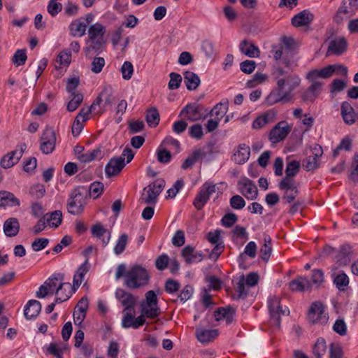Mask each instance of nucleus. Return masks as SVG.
<instances>
[{
  "instance_id": "nucleus-1",
  "label": "nucleus",
  "mask_w": 358,
  "mask_h": 358,
  "mask_svg": "<svg viewBox=\"0 0 358 358\" xmlns=\"http://www.w3.org/2000/svg\"><path fill=\"white\" fill-rule=\"evenodd\" d=\"M273 74L277 88L266 97V103L269 106L283 100H290L292 92L301 83V78L297 75L289 73L280 66L275 67Z\"/></svg>"
},
{
  "instance_id": "nucleus-2",
  "label": "nucleus",
  "mask_w": 358,
  "mask_h": 358,
  "mask_svg": "<svg viewBox=\"0 0 358 358\" xmlns=\"http://www.w3.org/2000/svg\"><path fill=\"white\" fill-rule=\"evenodd\" d=\"M124 278V285L129 289H137L146 286L150 280V273L148 270L138 264L134 265L127 270L124 264L117 266L115 280Z\"/></svg>"
},
{
  "instance_id": "nucleus-3",
  "label": "nucleus",
  "mask_w": 358,
  "mask_h": 358,
  "mask_svg": "<svg viewBox=\"0 0 358 358\" xmlns=\"http://www.w3.org/2000/svg\"><path fill=\"white\" fill-rule=\"evenodd\" d=\"M88 199L87 189L83 186L75 188L70 194L67 201L68 212L73 215L82 214Z\"/></svg>"
},
{
  "instance_id": "nucleus-4",
  "label": "nucleus",
  "mask_w": 358,
  "mask_h": 358,
  "mask_svg": "<svg viewBox=\"0 0 358 358\" xmlns=\"http://www.w3.org/2000/svg\"><path fill=\"white\" fill-rule=\"evenodd\" d=\"M268 308L270 314V322L275 329L280 327V317L289 314L287 307L284 308L280 304V299L276 296H271L267 301Z\"/></svg>"
},
{
  "instance_id": "nucleus-5",
  "label": "nucleus",
  "mask_w": 358,
  "mask_h": 358,
  "mask_svg": "<svg viewBox=\"0 0 358 358\" xmlns=\"http://www.w3.org/2000/svg\"><path fill=\"white\" fill-rule=\"evenodd\" d=\"M115 99L110 87H106L93 101L92 108H96V114L101 115L112 107Z\"/></svg>"
},
{
  "instance_id": "nucleus-6",
  "label": "nucleus",
  "mask_w": 358,
  "mask_h": 358,
  "mask_svg": "<svg viewBox=\"0 0 358 358\" xmlns=\"http://www.w3.org/2000/svg\"><path fill=\"white\" fill-rule=\"evenodd\" d=\"M157 302L156 293L153 290L148 291L145 293V302L141 304V312L146 317H157L161 313Z\"/></svg>"
},
{
  "instance_id": "nucleus-7",
  "label": "nucleus",
  "mask_w": 358,
  "mask_h": 358,
  "mask_svg": "<svg viewBox=\"0 0 358 358\" xmlns=\"http://www.w3.org/2000/svg\"><path fill=\"white\" fill-rule=\"evenodd\" d=\"M336 69H342V73L344 76H346L348 73V69L346 66L339 64H331L321 69H313L310 71L306 75V78L309 81H313L317 78L327 79L330 78Z\"/></svg>"
},
{
  "instance_id": "nucleus-8",
  "label": "nucleus",
  "mask_w": 358,
  "mask_h": 358,
  "mask_svg": "<svg viewBox=\"0 0 358 358\" xmlns=\"http://www.w3.org/2000/svg\"><path fill=\"white\" fill-rule=\"evenodd\" d=\"M165 181L158 178L145 187L143 190L146 192L147 194L145 197L142 196L144 203L147 204L156 203L157 197L163 191Z\"/></svg>"
},
{
  "instance_id": "nucleus-9",
  "label": "nucleus",
  "mask_w": 358,
  "mask_h": 358,
  "mask_svg": "<svg viewBox=\"0 0 358 358\" xmlns=\"http://www.w3.org/2000/svg\"><path fill=\"white\" fill-rule=\"evenodd\" d=\"M308 317L310 322L320 324H326L329 319L324 305L320 301H315L311 304Z\"/></svg>"
},
{
  "instance_id": "nucleus-10",
  "label": "nucleus",
  "mask_w": 358,
  "mask_h": 358,
  "mask_svg": "<svg viewBox=\"0 0 358 358\" xmlns=\"http://www.w3.org/2000/svg\"><path fill=\"white\" fill-rule=\"evenodd\" d=\"M216 191V185L212 182H206L201 187L196 194L193 204L197 210H201L209 200L210 196Z\"/></svg>"
},
{
  "instance_id": "nucleus-11",
  "label": "nucleus",
  "mask_w": 358,
  "mask_h": 358,
  "mask_svg": "<svg viewBox=\"0 0 358 358\" xmlns=\"http://www.w3.org/2000/svg\"><path fill=\"white\" fill-rule=\"evenodd\" d=\"M27 146L25 143L18 145L15 150L6 154L1 159L0 166L3 169H9L16 164L22 157Z\"/></svg>"
},
{
  "instance_id": "nucleus-12",
  "label": "nucleus",
  "mask_w": 358,
  "mask_h": 358,
  "mask_svg": "<svg viewBox=\"0 0 358 358\" xmlns=\"http://www.w3.org/2000/svg\"><path fill=\"white\" fill-rule=\"evenodd\" d=\"M238 192L248 200H255L258 196L255 183L248 178H241L237 183Z\"/></svg>"
},
{
  "instance_id": "nucleus-13",
  "label": "nucleus",
  "mask_w": 358,
  "mask_h": 358,
  "mask_svg": "<svg viewBox=\"0 0 358 358\" xmlns=\"http://www.w3.org/2000/svg\"><path fill=\"white\" fill-rule=\"evenodd\" d=\"M291 131V127L287 121H280L270 131L269 140L277 143L285 139Z\"/></svg>"
},
{
  "instance_id": "nucleus-14",
  "label": "nucleus",
  "mask_w": 358,
  "mask_h": 358,
  "mask_svg": "<svg viewBox=\"0 0 358 358\" xmlns=\"http://www.w3.org/2000/svg\"><path fill=\"white\" fill-rule=\"evenodd\" d=\"M203 107L196 103H189L184 107L180 113V115H185L190 121H196L205 119L208 115L203 114Z\"/></svg>"
},
{
  "instance_id": "nucleus-15",
  "label": "nucleus",
  "mask_w": 358,
  "mask_h": 358,
  "mask_svg": "<svg viewBox=\"0 0 358 358\" xmlns=\"http://www.w3.org/2000/svg\"><path fill=\"white\" fill-rule=\"evenodd\" d=\"M133 310H124V315L122 320V327L124 329H138L145 322V316L141 314L136 318L132 314Z\"/></svg>"
},
{
  "instance_id": "nucleus-16",
  "label": "nucleus",
  "mask_w": 358,
  "mask_h": 358,
  "mask_svg": "<svg viewBox=\"0 0 358 358\" xmlns=\"http://www.w3.org/2000/svg\"><path fill=\"white\" fill-rule=\"evenodd\" d=\"M56 136L52 129H46L41 136V150L48 155L51 153L55 148Z\"/></svg>"
},
{
  "instance_id": "nucleus-17",
  "label": "nucleus",
  "mask_w": 358,
  "mask_h": 358,
  "mask_svg": "<svg viewBox=\"0 0 358 358\" xmlns=\"http://www.w3.org/2000/svg\"><path fill=\"white\" fill-rule=\"evenodd\" d=\"M124 157H117L111 158L105 167V173L107 178L115 176L125 166Z\"/></svg>"
},
{
  "instance_id": "nucleus-18",
  "label": "nucleus",
  "mask_w": 358,
  "mask_h": 358,
  "mask_svg": "<svg viewBox=\"0 0 358 358\" xmlns=\"http://www.w3.org/2000/svg\"><path fill=\"white\" fill-rule=\"evenodd\" d=\"M78 289V287H74V284L71 285L69 282H61L56 290L55 303H62L67 301Z\"/></svg>"
},
{
  "instance_id": "nucleus-19",
  "label": "nucleus",
  "mask_w": 358,
  "mask_h": 358,
  "mask_svg": "<svg viewBox=\"0 0 358 358\" xmlns=\"http://www.w3.org/2000/svg\"><path fill=\"white\" fill-rule=\"evenodd\" d=\"M331 277L334 284L338 290H346L350 282L349 278L346 273L342 271H338L337 268L334 267L331 271Z\"/></svg>"
},
{
  "instance_id": "nucleus-20",
  "label": "nucleus",
  "mask_w": 358,
  "mask_h": 358,
  "mask_svg": "<svg viewBox=\"0 0 358 358\" xmlns=\"http://www.w3.org/2000/svg\"><path fill=\"white\" fill-rule=\"evenodd\" d=\"M341 115L344 122L348 125L353 124L358 120V114L348 101H343L341 103Z\"/></svg>"
},
{
  "instance_id": "nucleus-21",
  "label": "nucleus",
  "mask_w": 358,
  "mask_h": 358,
  "mask_svg": "<svg viewBox=\"0 0 358 358\" xmlns=\"http://www.w3.org/2000/svg\"><path fill=\"white\" fill-rule=\"evenodd\" d=\"M115 296L124 307V310H134L136 299L133 294L119 288L115 292Z\"/></svg>"
},
{
  "instance_id": "nucleus-22",
  "label": "nucleus",
  "mask_w": 358,
  "mask_h": 358,
  "mask_svg": "<svg viewBox=\"0 0 358 358\" xmlns=\"http://www.w3.org/2000/svg\"><path fill=\"white\" fill-rule=\"evenodd\" d=\"M275 117L276 111L274 109L268 110L253 121L252 127L255 129H261L266 124L273 122Z\"/></svg>"
},
{
  "instance_id": "nucleus-23",
  "label": "nucleus",
  "mask_w": 358,
  "mask_h": 358,
  "mask_svg": "<svg viewBox=\"0 0 358 358\" xmlns=\"http://www.w3.org/2000/svg\"><path fill=\"white\" fill-rule=\"evenodd\" d=\"M289 288L292 292H305L311 289V282L306 276H299L289 282Z\"/></svg>"
},
{
  "instance_id": "nucleus-24",
  "label": "nucleus",
  "mask_w": 358,
  "mask_h": 358,
  "mask_svg": "<svg viewBox=\"0 0 358 358\" xmlns=\"http://www.w3.org/2000/svg\"><path fill=\"white\" fill-rule=\"evenodd\" d=\"M91 232L93 236L101 240L103 247L108 244L111 236L110 232L101 223L94 224L91 228Z\"/></svg>"
},
{
  "instance_id": "nucleus-25",
  "label": "nucleus",
  "mask_w": 358,
  "mask_h": 358,
  "mask_svg": "<svg viewBox=\"0 0 358 358\" xmlns=\"http://www.w3.org/2000/svg\"><path fill=\"white\" fill-rule=\"evenodd\" d=\"M211 151L210 146H206L202 149L195 150L192 155L187 157L182 164L181 168L187 169L192 166L199 159H203L206 157L207 153Z\"/></svg>"
},
{
  "instance_id": "nucleus-26",
  "label": "nucleus",
  "mask_w": 358,
  "mask_h": 358,
  "mask_svg": "<svg viewBox=\"0 0 358 358\" xmlns=\"http://www.w3.org/2000/svg\"><path fill=\"white\" fill-rule=\"evenodd\" d=\"M347 45L348 43L345 38H335L330 41L328 47L327 53L340 55L346 50Z\"/></svg>"
},
{
  "instance_id": "nucleus-27",
  "label": "nucleus",
  "mask_w": 358,
  "mask_h": 358,
  "mask_svg": "<svg viewBox=\"0 0 358 358\" xmlns=\"http://www.w3.org/2000/svg\"><path fill=\"white\" fill-rule=\"evenodd\" d=\"M41 303L34 299L29 300L24 306V315L28 320L36 318L41 310Z\"/></svg>"
},
{
  "instance_id": "nucleus-28",
  "label": "nucleus",
  "mask_w": 358,
  "mask_h": 358,
  "mask_svg": "<svg viewBox=\"0 0 358 358\" xmlns=\"http://www.w3.org/2000/svg\"><path fill=\"white\" fill-rule=\"evenodd\" d=\"M250 156V148L249 145L244 143L240 144L234 153L232 159L238 164H243L249 159Z\"/></svg>"
},
{
  "instance_id": "nucleus-29",
  "label": "nucleus",
  "mask_w": 358,
  "mask_h": 358,
  "mask_svg": "<svg viewBox=\"0 0 358 358\" xmlns=\"http://www.w3.org/2000/svg\"><path fill=\"white\" fill-rule=\"evenodd\" d=\"M313 20V15L308 10H303L292 18L294 27H299L309 24Z\"/></svg>"
},
{
  "instance_id": "nucleus-30",
  "label": "nucleus",
  "mask_w": 358,
  "mask_h": 358,
  "mask_svg": "<svg viewBox=\"0 0 358 358\" xmlns=\"http://www.w3.org/2000/svg\"><path fill=\"white\" fill-rule=\"evenodd\" d=\"M355 13L349 6H347V1L343 0L334 17V21L337 24H340L345 19L354 15Z\"/></svg>"
},
{
  "instance_id": "nucleus-31",
  "label": "nucleus",
  "mask_w": 358,
  "mask_h": 358,
  "mask_svg": "<svg viewBox=\"0 0 358 358\" xmlns=\"http://www.w3.org/2000/svg\"><path fill=\"white\" fill-rule=\"evenodd\" d=\"M104 156V150L101 146H97L92 150L84 152L82 155H78V159L83 163H89L93 160L101 159Z\"/></svg>"
},
{
  "instance_id": "nucleus-32",
  "label": "nucleus",
  "mask_w": 358,
  "mask_h": 358,
  "mask_svg": "<svg viewBox=\"0 0 358 358\" xmlns=\"http://www.w3.org/2000/svg\"><path fill=\"white\" fill-rule=\"evenodd\" d=\"M235 310L231 307H220L214 313L215 320H225L227 324H231L234 320Z\"/></svg>"
},
{
  "instance_id": "nucleus-33",
  "label": "nucleus",
  "mask_w": 358,
  "mask_h": 358,
  "mask_svg": "<svg viewBox=\"0 0 358 358\" xmlns=\"http://www.w3.org/2000/svg\"><path fill=\"white\" fill-rule=\"evenodd\" d=\"M239 50L243 54L250 58L258 57L260 54L259 48L253 43H249L247 39H244L241 42Z\"/></svg>"
},
{
  "instance_id": "nucleus-34",
  "label": "nucleus",
  "mask_w": 358,
  "mask_h": 358,
  "mask_svg": "<svg viewBox=\"0 0 358 358\" xmlns=\"http://www.w3.org/2000/svg\"><path fill=\"white\" fill-rule=\"evenodd\" d=\"M182 256L187 264L199 262L202 260V254L194 250V248L187 245L182 250Z\"/></svg>"
},
{
  "instance_id": "nucleus-35",
  "label": "nucleus",
  "mask_w": 358,
  "mask_h": 358,
  "mask_svg": "<svg viewBox=\"0 0 358 358\" xmlns=\"http://www.w3.org/2000/svg\"><path fill=\"white\" fill-rule=\"evenodd\" d=\"M352 248L348 244H343L340 247L336 256V262L339 266H345L350 262Z\"/></svg>"
},
{
  "instance_id": "nucleus-36",
  "label": "nucleus",
  "mask_w": 358,
  "mask_h": 358,
  "mask_svg": "<svg viewBox=\"0 0 358 358\" xmlns=\"http://www.w3.org/2000/svg\"><path fill=\"white\" fill-rule=\"evenodd\" d=\"M271 52L273 54L274 59L275 60H280L282 59L283 63L287 67L292 69L296 66L294 61L289 55H287L283 47L280 46L278 49H275V47H273Z\"/></svg>"
},
{
  "instance_id": "nucleus-37",
  "label": "nucleus",
  "mask_w": 358,
  "mask_h": 358,
  "mask_svg": "<svg viewBox=\"0 0 358 358\" xmlns=\"http://www.w3.org/2000/svg\"><path fill=\"white\" fill-rule=\"evenodd\" d=\"M90 268V264L87 259L78 268L73 275L74 287H79L83 281L85 275L87 273Z\"/></svg>"
},
{
  "instance_id": "nucleus-38",
  "label": "nucleus",
  "mask_w": 358,
  "mask_h": 358,
  "mask_svg": "<svg viewBox=\"0 0 358 358\" xmlns=\"http://www.w3.org/2000/svg\"><path fill=\"white\" fill-rule=\"evenodd\" d=\"M3 232L8 237L15 236L20 229V224L18 220L15 217L6 220L3 224Z\"/></svg>"
},
{
  "instance_id": "nucleus-39",
  "label": "nucleus",
  "mask_w": 358,
  "mask_h": 358,
  "mask_svg": "<svg viewBox=\"0 0 358 358\" xmlns=\"http://www.w3.org/2000/svg\"><path fill=\"white\" fill-rule=\"evenodd\" d=\"M184 83L189 91L195 90L199 86L201 80L199 76L192 71H187L184 73Z\"/></svg>"
},
{
  "instance_id": "nucleus-40",
  "label": "nucleus",
  "mask_w": 358,
  "mask_h": 358,
  "mask_svg": "<svg viewBox=\"0 0 358 358\" xmlns=\"http://www.w3.org/2000/svg\"><path fill=\"white\" fill-rule=\"evenodd\" d=\"M217 335L218 331L216 329L197 328L196 331V336L201 343H209L216 338Z\"/></svg>"
},
{
  "instance_id": "nucleus-41",
  "label": "nucleus",
  "mask_w": 358,
  "mask_h": 358,
  "mask_svg": "<svg viewBox=\"0 0 358 358\" xmlns=\"http://www.w3.org/2000/svg\"><path fill=\"white\" fill-rule=\"evenodd\" d=\"M64 280V275L60 273H54L45 281V286H48L52 294L56 295V290L58 288L59 283Z\"/></svg>"
},
{
  "instance_id": "nucleus-42",
  "label": "nucleus",
  "mask_w": 358,
  "mask_h": 358,
  "mask_svg": "<svg viewBox=\"0 0 358 358\" xmlns=\"http://www.w3.org/2000/svg\"><path fill=\"white\" fill-rule=\"evenodd\" d=\"M87 24L80 20L73 21L69 25L70 33L73 36L81 37L85 34Z\"/></svg>"
},
{
  "instance_id": "nucleus-43",
  "label": "nucleus",
  "mask_w": 358,
  "mask_h": 358,
  "mask_svg": "<svg viewBox=\"0 0 358 358\" xmlns=\"http://www.w3.org/2000/svg\"><path fill=\"white\" fill-rule=\"evenodd\" d=\"M106 33V28L103 25L100 23H95L90 26L88 29L89 40H96L102 37Z\"/></svg>"
},
{
  "instance_id": "nucleus-44",
  "label": "nucleus",
  "mask_w": 358,
  "mask_h": 358,
  "mask_svg": "<svg viewBox=\"0 0 358 358\" xmlns=\"http://www.w3.org/2000/svg\"><path fill=\"white\" fill-rule=\"evenodd\" d=\"M228 102H220L216 104L213 108L206 115L214 117L220 120L224 117L228 110Z\"/></svg>"
},
{
  "instance_id": "nucleus-45",
  "label": "nucleus",
  "mask_w": 358,
  "mask_h": 358,
  "mask_svg": "<svg viewBox=\"0 0 358 358\" xmlns=\"http://www.w3.org/2000/svg\"><path fill=\"white\" fill-rule=\"evenodd\" d=\"M311 85L308 88L307 91L303 94V99L305 101L313 100L315 98L320 92V88L322 85V83L315 81H311Z\"/></svg>"
},
{
  "instance_id": "nucleus-46",
  "label": "nucleus",
  "mask_w": 358,
  "mask_h": 358,
  "mask_svg": "<svg viewBox=\"0 0 358 358\" xmlns=\"http://www.w3.org/2000/svg\"><path fill=\"white\" fill-rule=\"evenodd\" d=\"M48 224L52 227H57L62 221V213L61 210H55L51 213H47L45 216Z\"/></svg>"
},
{
  "instance_id": "nucleus-47",
  "label": "nucleus",
  "mask_w": 358,
  "mask_h": 358,
  "mask_svg": "<svg viewBox=\"0 0 358 358\" xmlns=\"http://www.w3.org/2000/svg\"><path fill=\"white\" fill-rule=\"evenodd\" d=\"M91 42V44L85 48V52L87 55H89L91 52H94V53L99 54L102 50V47L104 43L103 38L102 37H99L96 40H89Z\"/></svg>"
},
{
  "instance_id": "nucleus-48",
  "label": "nucleus",
  "mask_w": 358,
  "mask_h": 358,
  "mask_svg": "<svg viewBox=\"0 0 358 358\" xmlns=\"http://www.w3.org/2000/svg\"><path fill=\"white\" fill-rule=\"evenodd\" d=\"M327 350L326 341L323 338H317L313 349V352L316 358H322L325 354Z\"/></svg>"
},
{
  "instance_id": "nucleus-49",
  "label": "nucleus",
  "mask_w": 358,
  "mask_h": 358,
  "mask_svg": "<svg viewBox=\"0 0 358 358\" xmlns=\"http://www.w3.org/2000/svg\"><path fill=\"white\" fill-rule=\"evenodd\" d=\"M311 289L313 286L315 288L320 287L324 282V272L322 269L315 268L312 271L311 275Z\"/></svg>"
},
{
  "instance_id": "nucleus-50",
  "label": "nucleus",
  "mask_w": 358,
  "mask_h": 358,
  "mask_svg": "<svg viewBox=\"0 0 358 358\" xmlns=\"http://www.w3.org/2000/svg\"><path fill=\"white\" fill-rule=\"evenodd\" d=\"M264 243L260 249V253L262 259L264 261H268L272 252L271 245V238L270 236H266L264 237Z\"/></svg>"
},
{
  "instance_id": "nucleus-51",
  "label": "nucleus",
  "mask_w": 358,
  "mask_h": 358,
  "mask_svg": "<svg viewBox=\"0 0 358 358\" xmlns=\"http://www.w3.org/2000/svg\"><path fill=\"white\" fill-rule=\"evenodd\" d=\"M2 206H18L20 203L15 195L8 192H2Z\"/></svg>"
},
{
  "instance_id": "nucleus-52",
  "label": "nucleus",
  "mask_w": 358,
  "mask_h": 358,
  "mask_svg": "<svg viewBox=\"0 0 358 358\" xmlns=\"http://www.w3.org/2000/svg\"><path fill=\"white\" fill-rule=\"evenodd\" d=\"M128 241V236L126 234H121L113 248V252L116 255L122 254L126 248Z\"/></svg>"
},
{
  "instance_id": "nucleus-53",
  "label": "nucleus",
  "mask_w": 358,
  "mask_h": 358,
  "mask_svg": "<svg viewBox=\"0 0 358 358\" xmlns=\"http://www.w3.org/2000/svg\"><path fill=\"white\" fill-rule=\"evenodd\" d=\"M146 121L149 127H155L159 122V114L157 109H150L146 115Z\"/></svg>"
},
{
  "instance_id": "nucleus-54",
  "label": "nucleus",
  "mask_w": 358,
  "mask_h": 358,
  "mask_svg": "<svg viewBox=\"0 0 358 358\" xmlns=\"http://www.w3.org/2000/svg\"><path fill=\"white\" fill-rule=\"evenodd\" d=\"M278 187L284 193L287 191H293L297 189L295 182L292 178L285 177L278 184Z\"/></svg>"
},
{
  "instance_id": "nucleus-55",
  "label": "nucleus",
  "mask_w": 358,
  "mask_h": 358,
  "mask_svg": "<svg viewBox=\"0 0 358 358\" xmlns=\"http://www.w3.org/2000/svg\"><path fill=\"white\" fill-rule=\"evenodd\" d=\"M72 96L71 99L67 104V110L69 112H73L76 110L79 106L81 104L83 100V96L80 93L71 94Z\"/></svg>"
},
{
  "instance_id": "nucleus-56",
  "label": "nucleus",
  "mask_w": 358,
  "mask_h": 358,
  "mask_svg": "<svg viewBox=\"0 0 358 358\" xmlns=\"http://www.w3.org/2000/svg\"><path fill=\"white\" fill-rule=\"evenodd\" d=\"M157 157L159 162L167 164L171 161V155L162 145H160L157 150Z\"/></svg>"
},
{
  "instance_id": "nucleus-57",
  "label": "nucleus",
  "mask_w": 358,
  "mask_h": 358,
  "mask_svg": "<svg viewBox=\"0 0 358 358\" xmlns=\"http://www.w3.org/2000/svg\"><path fill=\"white\" fill-rule=\"evenodd\" d=\"M88 191V195H92L94 199L98 198L103 191V184L99 181L91 183Z\"/></svg>"
},
{
  "instance_id": "nucleus-58",
  "label": "nucleus",
  "mask_w": 358,
  "mask_h": 358,
  "mask_svg": "<svg viewBox=\"0 0 358 358\" xmlns=\"http://www.w3.org/2000/svg\"><path fill=\"white\" fill-rule=\"evenodd\" d=\"M299 168L300 164L299 162L296 160H292L288 162L285 169V177L292 178V177L295 176L299 172Z\"/></svg>"
},
{
  "instance_id": "nucleus-59",
  "label": "nucleus",
  "mask_w": 358,
  "mask_h": 358,
  "mask_svg": "<svg viewBox=\"0 0 358 358\" xmlns=\"http://www.w3.org/2000/svg\"><path fill=\"white\" fill-rule=\"evenodd\" d=\"M281 41L282 43V47L284 48V50L287 52V55L292 57L294 55L295 47V42L294 39L291 37L283 36L281 38Z\"/></svg>"
},
{
  "instance_id": "nucleus-60",
  "label": "nucleus",
  "mask_w": 358,
  "mask_h": 358,
  "mask_svg": "<svg viewBox=\"0 0 358 358\" xmlns=\"http://www.w3.org/2000/svg\"><path fill=\"white\" fill-rule=\"evenodd\" d=\"M169 89L171 90L178 89L182 80V76L178 73L172 72L169 74Z\"/></svg>"
},
{
  "instance_id": "nucleus-61",
  "label": "nucleus",
  "mask_w": 358,
  "mask_h": 358,
  "mask_svg": "<svg viewBox=\"0 0 358 358\" xmlns=\"http://www.w3.org/2000/svg\"><path fill=\"white\" fill-rule=\"evenodd\" d=\"M236 292L237 293V298H245L248 295V292L245 289V276L241 275L236 284Z\"/></svg>"
},
{
  "instance_id": "nucleus-62",
  "label": "nucleus",
  "mask_w": 358,
  "mask_h": 358,
  "mask_svg": "<svg viewBox=\"0 0 358 358\" xmlns=\"http://www.w3.org/2000/svg\"><path fill=\"white\" fill-rule=\"evenodd\" d=\"M303 166L308 171H314L319 167V159L310 155L306 158Z\"/></svg>"
},
{
  "instance_id": "nucleus-63",
  "label": "nucleus",
  "mask_w": 358,
  "mask_h": 358,
  "mask_svg": "<svg viewBox=\"0 0 358 358\" xmlns=\"http://www.w3.org/2000/svg\"><path fill=\"white\" fill-rule=\"evenodd\" d=\"M27 53L25 49H19L15 52L13 62L16 66H22L24 64L27 60Z\"/></svg>"
},
{
  "instance_id": "nucleus-64",
  "label": "nucleus",
  "mask_w": 358,
  "mask_h": 358,
  "mask_svg": "<svg viewBox=\"0 0 358 358\" xmlns=\"http://www.w3.org/2000/svg\"><path fill=\"white\" fill-rule=\"evenodd\" d=\"M59 0H50L48 2L47 10L48 12L52 16H56L62 9V5L58 2Z\"/></svg>"
}]
</instances>
